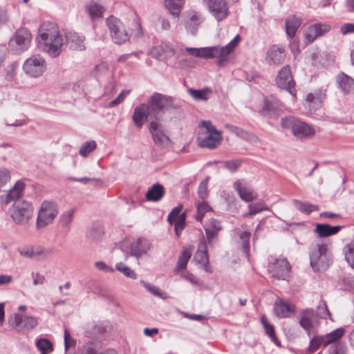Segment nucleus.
<instances>
[{"label":"nucleus","instance_id":"1","mask_svg":"<svg viewBox=\"0 0 354 354\" xmlns=\"http://www.w3.org/2000/svg\"><path fill=\"white\" fill-rule=\"evenodd\" d=\"M37 41L39 48L53 57L58 56L62 52L64 39L55 24L44 23L39 28Z\"/></svg>","mask_w":354,"mask_h":354},{"label":"nucleus","instance_id":"2","mask_svg":"<svg viewBox=\"0 0 354 354\" xmlns=\"http://www.w3.org/2000/svg\"><path fill=\"white\" fill-rule=\"evenodd\" d=\"M147 104L151 115L157 118L162 112L176 110L180 113V106L174 103V98L159 93H154L148 100Z\"/></svg>","mask_w":354,"mask_h":354},{"label":"nucleus","instance_id":"3","mask_svg":"<svg viewBox=\"0 0 354 354\" xmlns=\"http://www.w3.org/2000/svg\"><path fill=\"white\" fill-rule=\"evenodd\" d=\"M309 256L310 266L315 271L326 270L331 263L327 245L324 243L311 245Z\"/></svg>","mask_w":354,"mask_h":354},{"label":"nucleus","instance_id":"4","mask_svg":"<svg viewBox=\"0 0 354 354\" xmlns=\"http://www.w3.org/2000/svg\"><path fill=\"white\" fill-rule=\"evenodd\" d=\"M281 125L284 129H291L292 134L298 139L309 138L315 132L311 126L292 116L282 118Z\"/></svg>","mask_w":354,"mask_h":354},{"label":"nucleus","instance_id":"5","mask_svg":"<svg viewBox=\"0 0 354 354\" xmlns=\"http://www.w3.org/2000/svg\"><path fill=\"white\" fill-rule=\"evenodd\" d=\"M106 24L110 36L115 44L120 45L129 39L131 33L120 19L112 15L109 16L106 19Z\"/></svg>","mask_w":354,"mask_h":354},{"label":"nucleus","instance_id":"6","mask_svg":"<svg viewBox=\"0 0 354 354\" xmlns=\"http://www.w3.org/2000/svg\"><path fill=\"white\" fill-rule=\"evenodd\" d=\"M58 213L59 209L56 203L50 201H43L37 214V229H42L53 223Z\"/></svg>","mask_w":354,"mask_h":354},{"label":"nucleus","instance_id":"7","mask_svg":"<svg viewBox=\"0 0 354 354\" xmlns=\"http://www.w3.org/2000/svg\"><path fill=\"white\" fill-rule=\"evenodd\" d=\"M10 213L15 224L24 225L32 218L33 207L28 201H18L15 202L10 209Z\"/></svg>","mask_w":354,"mask_h":354},{"label":"nucleus","instance_id":"8","mask_svg":"<svg viewBox=\"0 0 354 354\" xmlns=\"http://www.w3.org/2000/svg\"><path fill=\"white\" fill-rule=\"evenodd\" d=\"M31 40L32 35L28 30L19 29L16 31L14 37L10 40L9 48L14 53H21L29 48Z\"/></svg>","mask_w":354,"mask_h":354},{"label":"nucleus","instance_id":"9","mask_svg":"<svg viewBox=\"0 0 354 354\" xmlns=\"http://www.w3.org/2000/svg\"><path fill=\"white\" fill-rule=\"evenodd\" d=\"M275 82L277 87L280 89L288 91L292 96L296 95L295 82L289 65H286L281 68L275 78Z\"/></svg>","mask_w":354,"mask_h":354},{"label":"nucleus","instance_id":"10","mask_svg":"<svg viewBox=\"0 0 354 354\" xmlns=\"http://www.w3.org/2000/svg\"><path fill=\"white\" fill-rule=\"evenodd\" d=\"M23 69L28 76L38 77L46 70V63L41 55H32L25 61Z\"/></svg>","mask_w":354,"mask_h":354},{"label":"nucleus","instance_id":"11","mask_svg":"<svg viewBox=\"0 0 354 354\" xmlns=\"http://www.w3.org/2000/svg\"><path fill=\"white\" fill-rule=\"evenodd\" d=\"M149 131L152 136L155 145L160 147H167L170 139L165 133L163 125L157 120L151 121L149 125Z\"/></svg>","mask_w":354,"mask_h":354},{"label":"nucleus","instance_id":"12","mask_svg":"<svg viewBox=\"0 0 354 354\" xmlns=\"http://www.w3.org/2000/svg\"><path fill=\"white\" fill-rule=\"evenodd\" d=\"M240 40L239 35L225 46H216V53H217V65L220 67L226 66L230 62L229 55L234 50Z\"/></svg>","mask_w":354,"mask_h":354},{"label":"nucleus","instance_id":"13","mask_svg":"<svg viewBox=\"0 0 354 354\" xmlns=\"http://www.w3.org/2000/svg\"><path fill=\"white\" fill-rule=\"evenodd\" d=\"M290 270V265L286 259H275L269 266L268 271L272 277L284 280Z\"/></svg>","mask_w":354,"mask_h":354},{"label":"nucleus","instance_id":"14","mask_svg":"<svg viewBox=\"0 0 354 354\" xmlns=\"http://www.w3.org/2000/svg\"><path fill=\"white\" fill-rule=\"evenodd\" d=\"M209 11L217 19L222 21L229 14L228 7L224 0H203Z\"/></svg>","mask_w":354,"mask_h":354},{"label":"nucleus","instance_id":"15","mask_svg":"<svg viewBox=\"0 0 354 354\" xmlns=\"http://www.w3.org/2000/svg\"><path fill=\"white\" fill-rule=\"evenodd\" d=\"M204 229L208 243L210 246H214L218 241V232L222 230L220 221L211 218L206 222Z\"/></svg>","mask_w":354,"mask_h":354},{"label":"nucleus","instance_id":"16","mask_svg":"<svg viewBox=\"0 0 354 354\" xmlns=\"http://www.w3.org/2000/svg\"><path fill=\"white\" fill-rule=\"evenodd\" d=\"M149 115H151V112L148 104L142 103L134 109L132 120L136 127L141 129Z\"/></svg>","mask_w":354,"mask_h":354},{"label":"nucleus","instance_id":"17","mask_svg":"<svg viewBox=\"0 0 354 354\" xmlns=\"http://www.w3.org/2000/svg\"><path fill=\"white\" fill-rule=\"evenodd\" d=\"M25 186V183L22 180H18L7 193L0 196V203L7 205L20 198L24 193Z\"/></svg>","mask_w":354,"mask_h":354},{"label":"nucleus","instance_id":"18","mask_svg":"<svg viewBox=\"0 0 354 354\" xmlns=\"http://www.w3.org/2000/svg\"><path fill=\"white\" fill-rule=\"evenodd\" d=\"M286 58L285 49L282 46H272L267 52L266 62L270 65L282 64Z\"/></svg>","mask_w":354,"mask_h":354},{"label":"nucleus","instance_id":"19","mask_svg":"<svg viewBox=\"0 0 354 354\" xmlns=\"http://www.w3.org/2000/svg\"><path fill=\"white\" fill-rule=\"evenodd\" d=\"M233 188L238 192L239 197L245 202L255 200L258 194L241 180H236L233 184Z\"/></svg>","mask_w":354,"mask_h":354},{"label":"nucleus","instance_id":"20","mask_svg":"<svg viewBox=\"0 0 354 354\" xmlns=\"http://www.w3.org/2000/svg\"><path fill=\"white\" fill-rule=\"evenodd\" d=\"M330 29V26L325 24H315L310 26L305 31V39L308 42L313 41L317 37L324 35Z\"/></svg>","mask_w":354,"mask_h":354},{"label":"nucleus","instance_id":"21","mask_svg":"<svg viewBox=\"0 0 354 354\" xmlns=\"http://www.w3.org/2000/svg\"><path fill=\"white\" fill-rule=\"evenodd\" d=\"M151 248L149 241L145 238H139L130 245V254L139 258L146 254Z\"/></svg>","mask_w":354,"mask_h":354},{"label":"nucleus","instance_id":"22","mask_svg":"<svg viewBox=\"0 0 354 354\" xmlns=\"http://www.w3.org/2000/svg\"><path fill=\"white\" fill-rule=\"evenodd\" d=\"M194 259L197 263L202 265L206 272H210L208 268L209 257L207 254V246L205 239L200 241L198 248Z\"/></svg>","mask_w":354,"mask_h":354},{"label":"nucleus","instance_id":"23","mask_svg":"<svg viewBox=\"0 0 354 354\" xmlns=\"http://www.w3.org/2000/svg\"><path fill=\"white\" fill-rule=\"evenodd\" d=\"M336 83L344 95L354 92V79L345 73H340L337 75Z\"/></svg>","mask_w":354,"mask_h":354},{"label":"nucleus","instance_id":"24","mask_svg":"<svg viewBox=\"0 0 354 354\" xmlns=\"http://www.w3.org/2000/svg\"><path fill=\"white\" fill-rule=\"evenodd\" d=\"M65 39L70 48L75 50H84L86 49L84 36L77 32H69L66 33Z\"/></svg>","mask_w":354,"mask_h":354},{"label":"nucleus","instance_id":"25","mask_svg":"<svg viewBox=\"0 0 354 354\" xmlns=\"http://www.w3.org/2000/svg\"><path fill=\"white\" fill-rule=\"evenodd\" d=\"M326 91L325 88H322L315 91L314 93H308L306 97V102L308 104L310 107L312 106V109H318L321 106L326 97Z\"/></svg>","mask_w":354,"mask_h":354},{"label":"nucleus","instance_id":"26","mask_svg":"<svg viewBox=\"0 0 354 354\" xmlns=\"http://www.w3.org/2000/svg\"><path fill=\"white\" fill-rule=\"evenodd\" d=\"M186 51L190 55L203 58H217V53H216V46H211L207 48H187Z\"/></svg>","mask_w":354,"mask_h":354},{"label":"nucleus","instance_id":"27","mask_svg":"<svg viewBox=\"0 0 354 354\" xmlns=\"http://www.w3.org/2000/svg\"><path fill=\"white\" fill-rule=\"evenodd\" d=\"M301 18L296 15L289 16L286 20V32L289 37L292 38L301 24Z\"/></svg>","mask_w":354,"mask_h":354},{"label":"nucleus","instance_id":"28","mask_svg":"<svg viewBox=\"0 0 354 354\" xmlns=\"http://www.w3.org/2000/svg\"><path fill=\"white\" fill-rule=\"evenodd\" d=\"M164 195L163 186L160 183H156L149 189L145 194V198L148 201L158 202L163 198Z\"/></svg>","mask_w":354,"mask_h":354},{"label":"nucleus","instance_id":"29","mask_svg":"<svg viewBox=\"0 0 354 354\" xmlns=\"http://www.w3.org/2000/svg\"><path fill=\"white\" fill-rule=\"evenodd\" d=\"M279 102L274 97H267L264 100L261 113L268 117L276 115L278 109Z\"/></svg>","mask_w":354,"mask_h":354},{"label":"nucleus","instance_id":"30","mask_svg":"<svg viewBox=\"0 0 354 354\" xmlns=\"http://www.w3.org/2000/svg\"><path fill=\"white\" fill-rule=\"evenodd\" d=\"M342 227V225L330 226L328 224L319 223L316 225L315 232L319 237H326L336 234Z\"/></svg>","mask_w":354,"mask_h":354},{"label":"nucleus","instance_id":"31","mask_svg":"<svg viewBox=\"0 0 354 354\" xmlns=\"http://www.w3.org/2000/svg\"><path fill=\"white\" fill-rule=\"evenodd\" d=\"M203 21V19L201 14L193 13L187 21L185 28L192 35H196L198 32V27Z\"/></svg>","mask_w":354,"mask_h":354},{"label":"nucleus","instance_id":"32","mask_svg":"<svg viewBox=\"0 0 354 354\" xmlns=\"http://www.w3.org/2000/svg\"><path fill=\"white\" fill-rule=\"evenodd\" d=\"M187 93L196 101H207L209 99L212 91L208 87L202 89L188 88Z\"/></svg>","mask_w":354,"mask_h":354},{"label":"nucleus","instance_id":"33","mask_svg":"<svg viewBox=\"0 0 354 354\" xmlns=\"http://www.w3.org/2000/svg\"><path fill=\"white\" fill-rule=\"evenodd\" d=\"M222 139L221 134H209L206 138L198 139V145L201 147L209 149L215 148Z\"/></svg>","mask_w":354,"mask_h":354},{"label":"nucleus","instance_id":"34","mask_svg":"<svg viewBox=\"0 0 354 354\" xmlns=\"http://www.w3.org/2000/svg\"><path fill=\"white\" fill-rule=\"evenodd\" d=\"M274 310L276 316L279 317H287L293 312V306L280 300L275 302Z\"/></svg>","mask_w":354,"mask_h":354},{"label":"nucleus","instance_id":"35","mask_svg":"<svg viewBox=\"0 0 354 354\" xmlns=\"http://www.w3.org/2000/svg\"><path fill=\"white\" fill-rule=\"evenodd\" d=\"M184 0H165V5L174 18H178Z\"/></svg>","mask_w":354,"mask_h":354},{"label":"nucleus","instance_id":"36","mask_svg":"<svg viewBox=\"0 0 354 354\" xmlns=\"http://www.w3.org/2000/svg\"><path fill=\"white\" fill-rule=\"evenodd\" d=\"M86 10L92 20L102 17L104 12V8L102 6L92 2L86 6Z\"/></svg>","mask_w":354,"mask_h":354},{"label":"nucleus","instance_id":"37","mask_svg":"<svg viewBox=\"0 0 354 354\" xmlns=\"http://www.w3.org/2000/svg\"><path fill=\"white\" fill-rule=\"evenodd\" d=\"M225 128L228 129L230 132L234 133L236 136L240 137L242 139L246 140H252L254 138V136L252 133H250L236 126L227 124H225Z\"/></svg>","mask_w":354,"mask_h":354},{"label":"nucleus","instance_id":"38","mask_svg":"<svg viewBox=\"0 0 354 354\" xmlns=\"http://www.w3.org/2000/svg\"><path fill=\"white\" fill-rule=\"evenodd\" d=\"M345 330L344 328H337L332 332L329 333L324 337V346L329 345L333 342H335L339 339L344 334Z\"/></svg>","mask_w":354,"mask_h":354},{"label":"nucleus","instance_id":"39","mask_svg":"<svg viewBox=\"0 0 354 354\" xmlns=\"http://www.w3.org/2000/svg\"><path fill=\"white\" fill-rule=\"evenodd\" d=\"M192 256V251L189 248H185L182 251L180 256L178 258L176 270L179 271L185 269L187 262Z\"/></svg>","mask_w":354,"mask_h":354},{"label":"nucleus","instance_id":"40","mask_svg":"<svg viewBox=\"0 0 354 354\" xmlns=\"http://www.w3.org/2000/svg\"><path fill=\"white\" fill-rule=\"evenodd\" d=\"M293 203L298 210L308 214L319 209V206L317 205L304 203L298 200H294Z\"/></svg>","mask_w":354,"mask_h":354},{"label":"nucleus","instance_id":"41","mask_svg":"<svg viewBox=\"0 0 354 354\" xmlns=\"http://www.w3.org/2000/svg\"><path fill=\"white\" fill-rule=\"evenodd\" d=\"M36 346L41 352V354H48L53 350V344L46 338H41L36 342Z\"/></svg>","mask_w":354,"mask_h":354},{"label":"nucleus","instance_id":"42","mask_svg":"<svg viewBox=\"0 0 354 354\" xmlns=\"http://www.w3.org/2000/svg\"><path fill=\"white\" fill-rule=\"evenodd\" d=\"M261 322L263 326L266 335L271 338L272 342L277 344L274 326L268 322L266 315H263L261 317Z\"/></svg>","mask_w":354,"mask_h":354},{"label":"nucleus","instance_id":"43","mask_svg":"<svg viewBox=\"0 0 354 354\" xmlns=\"http://www.w3.org/2000/svg\"><path fill=\"white\" fill-rule=\"evenodd\" d=\"M74 212V209H68L60 215L59 223L62 227H69V225L73 218Z\"/></svg>","mask_w":354,"mask_h":354},{"label":"nucleus","instance_id":"44","mask_svg":"<svg viewBox=\"0 0 354 354\" xmlns=\"http://www.w3.org/2000/svg\"><path fill=\"white\" fill-rule=\"evenodd\" d=\"M24 317L20 314L15 313L11 315L8 319L9 325L17 330H22Z\"/></svg>","mask_w":354,"mask_h":354},{"label":"nucleus","instance_id":"45","mask_svg":"<svg viewBox=\"0 0 354 354\" xmlns=\"http://www.w3.org/2000/svg\"><path fill=\"white\" fill-rule=\"evenodd\" d=\"M212 207L207 202H202L197 205V212L195 216V218L198 221H202L204 215L206 212H210Z\"/></svg>","mask_w":354,"mask_h":354},{"label":"nucleus","instance_id":"46","mask_svg":"<svg viewBox=\"0 0 354 354\" xmlns=\"http://www.w3.org/2000/svg\"><path fill=\"white\" fill-rule=\"evenodd\" d=\"M115 269L122 272L127 277L133 279L137 278V274L130 268L122 262L116 264Z\"/></svg>","mask_w":354,"mask_h":354},{"label":"nucleus","instance_id":"47","mask_svg":"<svg viewBox=\"0 0 354 354\" xmlns=\"http://www.w3.org/2000/svg\"><path fill=\"white\" fill-rule=\"evenodd\" d=\"M324 336H314L310 341L308 351L310 353H314L322 345L324 346Z\"/></svg>","mask_w":354,"mask_h":354},{"label":"nucleus","instance_id":"48","mask_svg":"<svg viewBox=\"0 0 354 354\" xmlns=\"http://www.w3.org/2000/svg\"><path fill=\"white\" fill-rule=\"evenodd\" d=\"M249 212L245 216L255 215L263 210H268L269 208L263 203H257L248 205Z\"/></svg>","mask_w":354,"mask_h":354},{"label":"nucleus","instance_id":"49","mask_svg":"<svg viewBox=\"0 0 354 354\" xmlns=\"http://www.w3.org/2000/svg\"><path fill=\"white\" fill-rule=\"evenodd\" d=\"M103 231L100 226L92 227L88 230L86 236L88 239L93 241H97L102 238Z\"/></svg>","mask_w":354,"mask_h":354},{"label":"nucleus","instance_id":"50","mask_svg":"<svg viewBox=\"0 0 354 354\" xmlns=\"http://www.w3.org/2000/svg\"><path fill=\"white\" fill-rule=\"evenodd\" d=\"M95 148L96 142L94 140L88 141L80 147L79 153L82 156L86 157Z\"/></svg>","mask_w":354,"mask_h":354},{"label":"nucleus","instance_id":"51","mask_svg":"<svg viewBox=\"0 0 354 354\" xmlns=\"http://www.w3.org/2000/svg\"><path fill=\"white\" fill-rule=\"evenodd\" d=\"M33 259L39 261L46 258L50 254V251L42 247L32 248Z\"/></svg>","mask_w":354,"mask_h":354},{"label":"nucleus","instance_id":"52","mask_svg":"<svg viewBox=\"0 0 354 354\" xmlns=\"http://www.w3.org/2000/svg\"><path fill=\"white\" fill-rule=\"evenodd\" d=\"M186 213H182L177 218L174 219L175 221V232L178 236H179L182 230L184 229L185 225Z\"/></svg>","mask_w":354,"mask_h":354},{"label":"nucleus","instance_id":"53","mask_svg":"<svg viewBox=\"0 0 354 354\" xmlns=\"http://www.w3.org/2000/svg\"><path fill=\"white\" fill-rule=\"evenodd\" d=\"M317 315L322 319L330 318V313L326 301L324 300H321L317 306Z\"/></svg>","mask_w":354,"mask_h":354},{"label":"nucleus","instance_id":"54","mask_svg":"<svg viewBox=\"0 0 354 354\" xmlns=\"http://www.w3.org/2000/svg\"><path fill=\"white\" fill-rule=\"evenodd\" d=\"M38 322L35 317L32 316H24L22 330H30L36 327Z\"/></svg>","mask_w":354,"mask_h":354},{"label":"nucleus","instance_id":"55","mask_svg":"<svg viewBox=\"0 0 354 354\" xmlns=\"http://www.w3.org/2000/svg\"><path fill=\"white\" fill-rule=\"evenodd\" d=\"M140 283L142 284V286L149 291L150 292L152 295H153L154 296L156 297H160V298H162L164 299L165 297V293H163L162 292H161V290L154 286H152L151 285L150 283H147V282H145V281L142 280L140 281Z\"/></svg>","mask_w":354,"mask_h":354},{"label":"nucleus","instance_id":"56","mask_svg":"<svg viewBox=\"0 0 354 354\" xmlns=\"http://www.w3.org/2000/svg\"><path fill=\"white\" fill-rule=\"evenodd\" d=\"M242 160L241 159H235L231 160H227L224 162V167L228 169L230 172L234 173L241 167Z\"/></svg>","mask_w":354,"mask_h":354},{"label":"nucleus","instance_id":"57","mask_svg":"<svg viewBox=\"0 0 354 354\" xmlns=\"http://www.w3.org/2000/svg\"><path fill=\"white\" fill-rule=\"evenodd\" d=\"M209 177H206L205 179H204L199 185L198 188V196L204 200L208 196V191H207V184Z\"/></svg>","mask_w":354,"mask_h":354},{"label":"nucleus","instance_id":"58","mask_svg":"<svg viewBox=\"0 0 354 354\" xmlns=\"http://www.w3.org/2000/svg\"><path fill=\"white\" fill-rule=\"evenodd\" d=\"M345 259L348 265L354 269V243L348 245V250L345 252Z\"/></svg>","mask_w":354,"mask_h":354},{"label":"nucleus","instance_id":"59","mask_svg":"<svg viewBox=\"0 0 354 354\" xmlns=\"http://www.w3.org/2000/svg\"><path fill=\"white\" fill-rule=\"evenodd\" d=\"M10 179V174L7 169H0V191Z\"/></svg>","mask_w":354,"mask_h":354},{"label":"nucleus","instance_id":"60","mask_svg":"<svg viewBox=\"0 0 354 354\" xmlns=\"http://www.w3.org/2000/svg\"><path fill=\"white\" fill-rule=\"evenodd\" d=\"M130 93V90H122L119 95L109 103V107H113L124 101L125 97Z\"/></svg>","mask_w":354,"mask_h":354},{"label":"nucleus","instance_id":"61","mask_svg":"<svg viewBox=\"0 0 354 354\" xmlns=\"http://www.w3.org/2000/svg\"><path fill=\"white\" fill-rule=\"evenodd\" d=\"M97 346L96 344L91 341L86 343L83 346V351L81 354H96Z\"/></svg>","mask_w":354,"mask_h":354},{"label":"nucleus","instance_id":"62","mask_svg":"<svg viewBox=\"0 0 354 354\" xmlns=\"http://www.w3.org/2000/svg\"><path fill=\"white\" fill-rule=\"evenodd\" d=\"M183 209V205L179 204L177 207H174L169 214L167 221L172 224L174 219L177 218L181 214L180 212Z\"/></svg>","mask_w":354,"mask_h":354},{"label":"nucleus","instance_id":"63","mask_svg":"<svg viewBox=\"0 0 354 354\" xmlns=\"http://www.w3.org/2000/svg\"><path fill=\"white\" fill-rule=\"evenodd\" d=\"M201 127H204L209 134L221 133L214 126L212 125L210 121L203 120L201 122Z\"/></svg>","mask_w":354,"mask_h":354},{"label":"nucleus","instance_id":"64","mask_svg":"<svg viewBox=\"0 0 354 354\" xmlns=\"http://www.w3.org/2000/svg\"><path fill=\"white\" fill-rule=\"evenodd\" d=\"M75 344V340L73 339L69 331L67 329L64 330V347L66 351L68 350V348L71 346H74Z\"/></svg>","mask_w":354,"mask_h":354}]
</instances>
